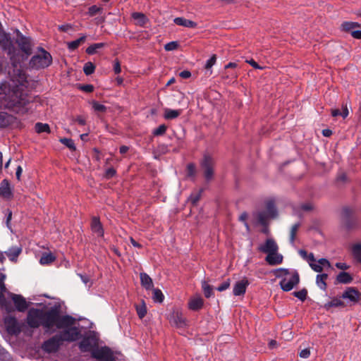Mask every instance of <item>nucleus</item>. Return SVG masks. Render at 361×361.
<instances>
[{
	"mask_svg": "<svg viewBox=\"0 0 361 361\" xmlns=\"http://www.w3.org/2000/svg\"><path fill=\"white\" fill-rule=\"evenodd\" d=\"M43 327L50 329L56 326L58 329L66 328L72 326L74 323V319L71 316H60L58 307H51L50 310H43L42 314Z\"/></svg>",
	"mask_w": 361,
	"mask_h": 361,
	"instance_id": "1",
	"label": "nucleus"
},
{
	"mask_svg": "<svg viewBox=\"0 0 361 361\" xmlns=\"http://www.w3.org/2000/svg\"><path fill=\"white\" fill-rule=\"evenodd\" d=\"M16 43L18 44L19 48V51L16 49V55L18 56V58L20 59V61H16V66H13L14 67H17L18 63L27 59V58L32 54V48L34 47V43L32 42V39L23 35L18 30H16Z\"/></svg>",
	"mask_w": 361,
	"mask_h": 361,
	"instance_id": "2",
	"label": "nucleus"
},
{
	"mask_svg": "<svg viewBox=\"0 0 361 361\" xmlns=\"http://www.w3.org/2000/svg\"><path fill=\"white\" fill-rule=\"evenodd\" d=\"M275 275L276 277L282 279L279 284L281 289L284 291L292 290L300 281L299 274L295 270L290 271L287 269H278L276 270Z\"/></svg>",
	"mask_w": 361,
	"mask_h": 361,
	"instance_id": "3",
	"label": "nucleus"
},
{
	"mask_svg": "<svg viewBox=\"0 0 361 361\" xmlns=\"http://www.w3.org/2000/svg\"><path fill=\"white\" fill-rule=\"evenodd\" d=\"M0 99L4 100L9 108L25 104L20 93L15 90H11L6 82L0 83Z\"/></svg>",
	"mask_w": 361,
	"mask_h": 361,
	"instance_id": "4",
	"label": "nucleus"
},
{
	"mask_svg": "<svg viewBox=\"0 0 361 361\" xmlns=\"http://www.w3.org/2000/svg\"><path fill=\"white\" fill-rule=\"evenodd\" d=\"M52 57L51 54L42 47L37 48V52L30 60L29 65L35 69L44 68L51 65Z\"/></svg>",
	"mask_w": 361,
	"mask_h": 361,
	"instance_id": "5",
	"label": "nucleus"
},
{
	"mask_svg": "<svg viewBox=\"0 0 361 361\" xmlns=\"http://www.w3.org/2000/svg\"><path fill=\"white\" fill-rule=\"evenodd\" d=\"M0 47L7 53L13 65L16 66V61H20L16 55V48L10 35L2 30H0Z\"/></svg>",
	"mask_w": 361,
	"mask_h": 361,
	"instance_id": "6",
	"label": "nucleus"
},
{
	"mask_svg": "<svg viewBox=\"0 0 361 361\" xmlns=\"http://www.w3.org/2000/svg\"><path fill=\"white\" fill-rule=\"evenodd\" d=\"M215 161L209 154H205L200 161V168L207 181H210L214 176Z\"/></svg>",
	"mask_w": 361,
	"mask_h": 361,
	"instance_id": "7",
	"label": "nucleus"
},
{
	"mask_svg": "<svg viewBox=\"0 0 361 361\" xmlns=\"http://www.w3.org/2000/svg\"><path fill=\"white\" fill-rule=\"evenodd\" d=\"M343 216V224L345 229L350 231L355 229L357 227L358 221L354 216V210L349 208L345 207L342 211Z\"/></svg>",
	"mask_w": 361,
	"mask_h": 361,
	"instance_id": "8",
	"label": "nucleus"
},
{
	"mask_svg": "<svg viewBox=\"0 0 361 361\" xmlns=\"http://www.w3.org/2000/svg\"><path fill=\"white\" fill-rule=\"evenodd\" d=\"M43 310L30 309L27 312V323L32 328H38L42 324Z\"/></svg>",
	"mask_w": 361,
	"mask_h": 361,
	"instance_id": "9",
	"label": "nucleus"
},
{
	"mask_svg": "<svg viewBox=\"0 0 361 361\" xmlns=\"http://www.w3.org/2000/svg\"><path fill=\"white\" fill-rule=\"evenodd\" d=\"M61 336L56 334L44 341L42 344V348L47 353H54L58 350L60 345L62 344Z\"/></svg>",
	"mask_w": 361,
	"mask_h": 361,
	"instance_id": "10",
	"label": "nucleus"
},
{
	"mask_svg": "<svg viewBox=\"0 0 361 361\" xmlns=\"http://www.w3.org/2000/svg\"><path fill=\"white\" fill-rule=\"evenodd\" d=\"M92 357L99 361H116L112 351L108 347L95 350L92 353Z\"/></svg>",
	"mask_w": 361,
	"mask_h": 361,
	"instance_id": "11",
	"label": "nucleus"
},
{
	"mask_svg": "<svg viewBox=\"0 0 361 361\" xmlns=\"http://www.w3.org/2000/svg\"><path fill=\"white\" fill-rule=\"evenodd\" d=\"M59 335L61 336L62 341H75L80 337V332L78 328L69 326Z\"/></svg>",
	"mask_w": 361,
	"mask_h": 361,
	"instance_id": "12",
	"label": "nucleus"
},
{
	"mask_svg": "<svg viewBox=\"0 0 361 361\" xmlns=\"http://www.w3.org/2000/svg\"><path fill=\"white\" fill-rule=\"evenodd\" d=\"M169 322L178 327V328H182L187 325V320L184 317L182 312L176 310L172 312V313L170 314L169 317Z\"/></svg>",
	"mask_w": 361,
	"mask_h": 361,
	"instance_id": "13",
	"label": "nucleus"
},
{
	"mask_svg": "<svg viewBox=\"0 0 361 361\" xmlns=\"http://www.w3.org/2000/svg\"><path fill=\"white\" fill-rule=\"evenodd\" d=\"M342 298L348 299L353 303L361 304V293L355 288H348L342 294Z\"/></svg>",
	"mask_w": 361,
	"mask_h": 361,
	"instance_id": "14",
	"label": "nucleus"
},
{
	"mask_svg": "<svg viewBox=\"0 0 361 361\" xmlns=\"http://www.w3.org/2000/svg\"><path fill=\"white\" fill-rule=\"evenodd\" d=\"M12 300L14 302V305L18 311L23 312H25L28 306L29 303L26 301L25 298L23 297L21 295H17L12 293H9Z\"/></svg>",
	"mask_w": 361,
	"mask_h": 361,
	"instance_id": "15",
	"label": "nucleus"
},
{
	"mask_svg": "<svg viewBox=\"0 0 361 361\" xmlns=\"http://www.w3.org/2000/svg\"><path fill=\"white\" fill-rule=\"evenodd\" d=\"M8 332L11 334H18L20 332V327L15 317H8L4 320Z\"/></svg>",
	"mask_w": 361,
	"mask_h": 361,
	"instance_id": "16",
	"label": "nucleus"
},
{
	"mask_svg": "<svg viewBox=\"0 0 361 361\" xmlns=\"http://www.w3.org/2000/svg\"><path fill=\"white\" fill-rule=\"evenodd\" d=\"M249 284L250 283L247 279L245 277L237 281L233 286V295L235 296L243 295L245 293L247 287L249 286Z\"/></svg>",
	"mask_w": 361,
	"mask_h": 361,
	"instance_id": "17",
	"label": "nucleus"
},
{
	"mask_svg": "<svg viewBox=\"0 0 361 361\" xmlns=\"http://www.w3.org/2000/svg\"><path fill=\"white\" fill-rule=\"evenodd\" d=\"M279 246L276 244V241L273 238H268L266 240L264 244L260 245L259 247V250L266 253H271L275 251H278Z\"/></svg>",
	"mask_w": 361,
	"mask_h": 361,
	"instance_id": "18",
	"label": "nucleus"
},
{
	"mask_svg": "<svg viewBox=\"0 0 361 361\" xmlns=\"http://www.w3.org/2000/svg\"><path fill=\"white\" fill-rule=\"evenodd\" d=\"M283 257L278 251L269 253L265 257L266 262L271 266L278 265L282 263Z\"/></svg>",
	"mask_w": 361,
	"mask_h": 361,
	"instance_id": "19",
	"label": "nucleus"
},
{
	"mask_svg": "<svg viewBox=\"0 0 361 361\" xmlns=\"http://www.w3.org/2000/svg\"><path fill=\"white\" fill-rule=\"evenodd\" d=\"M204 304V301L200 296H194L188 302V308L193 311L200 310Z\"/></svg>",
	"mask_w": 361,
	"mask_h": 361,
	"instance_id": "20",
	"label": "nucleus"
},
{
	"mask_svg": "<svg viewBox=\"0 0 361 361\" xmlns=\"http://www.w3.org/2000/svg\"><path fill=\"white\" fill-rule=\"evenodd\" d=\"M92 231L97 235V236L102 237L104 235V230L102 225L98 217L94 216L92 219L91 222Z\"/></svg>",
	"mask_w": 361,
	"mask_h": 361,
	"instance_id": "21",
	"label": "nucleus"
},
{
	"mask_svg": "<svg viewBox=\"0 0 361 361\" xmlns=\"http://www.w3.org/2000/svg\"><path fill=\"white\" fill-rule=\"evenodd\" d=\"M140 278L142 286L146 290H152L153 288L154 284L152 279L148 274L146 273H140Z\"/></svg>",
	"mask_w": 361,
	"mask_h": 361,
	"instance_id": "22",
	"label": "nucleus"
},
{
	"mask_svg": "<svg viewBox=\"0 0 361 361\" xmlns=\"http://www.w3.org/2000/svg\"><path fill=\"white\" fill-rule=\"evenodd\" d=\"M173 22L178 25L183 26L185 27L195 28L197 25V23L190 20L185 19L182 17L176 18L173 20Z\"/></svg>",
	"mask_w": 361,
	"mask_h": 361,
	"instance_id": "23",
	"label": "nucleus"
},
{
	"mask_svg": "<svg viewBox=\"0 0 361 361\" xmlns=\"http://www.w3.org/2000/svg\"><path fill=\"white\" fill-rule=\"evenodd\" d=\"M351 254L354 259L361 263V243H356L350 246Z\"/></svg>",
	"mask_w": 361,
	"mask_h": 361,
	"instance_id": "24",
	"label": "nucleus"
},
{
	"mask_svg": "<svg viewBox=\"0 0 361 361\" xmlns=\"http://www.w3.org/2000/svg\"><path fill=\"white\" fill-rule=\"evenodd\" d=\"M0 195L7 199L12 196L11 190L8 183L6 180H3L0 185Z\"/></svg>",
	"mask_w": 361,
	"mask_h": 361,
	"instance_id": "25",
	"label": "nucleus"
},
{
	"mask_svg": "<svg viewBox=\"0 0 361 361\" xmlns=\"http://www.w3.org/2000/svg\"><path fill=\"white\" fill-rule=\"evenodd\" d=\"M22 249L20 247H12L5 252L10 260L16 262L18 257L21 253Z\"/></svg>",
	"mask_w": 361,
	"mask_h": 361,
	"instance_id": "26",
	"label": "nucleus"
},
{
	"mask_svg": "<svg viewBox=\"0 0 361 361\" xmlns=\"http://www.w3.org/2000/svg\"><path fill=\"white\" fill-rule=\"evenodd\" d=\"M253 216L257 219L258 223L262 225H266L268 219L271 218L265 211L255 212Z\"/></svg>",
	"mask_w": 361,
	"mask_h": 361,
	"instance_id": "27",
	"label": "nucleus"
},
{
	"mask_svg": "<svg viewBox=\"0 0 361 361\" xmlns=\"http://www.w3.org/2000/svg\"><path fill=\"white\" fill-rule=\"evenodd\" d=\"M132 18L136 21L135 24L140 26H144L147 22V17L142 13H133Z\"/></svg>",
	"mask_w": 361,
	"mask_h": 361,
	"instance_id": "28",
	"label": "nucleus"
},
{
	"mask_svg": "<svg viewBox=\"0 0 361 361\" xmlns=\"http://www.w3.org/2000/svg\"><path fill=\"white\" fill-rule=\"evenodd\" d=\"M353 281V277L348 272L342 271L336 277V281L339 283L347 284Z\"/></svg>",
	"mask_w": 361,
	"mask_h": 361,
	"instance_id": "29",
	"label": "nucleus"
},
{
	"mask_svg": "<svg viewBox=\"0 0 361 361\" xmlns=\"http://www.w3.org/2000/svg\"><path fill=\"white\" fill-rule=\"evenodd\" d=\"M180 114H181L180 110H173V109H165L164 116L166 119L170 120V119H173V118L178 117Z\"/></svg>",
	"mask_w": 361,
	"mask_h": 361,
	"instance_id": "30",
	"label": "nucleus"
},
{
	"mask_svg": "<svg viewBox=\"0 0 361 361\" xmlns=\"http://www.w3.org/2000/svg\"><path fill=\"white\" fill-rule=\"evenodd\" d=\"M55 256L51 252H44L40 259L39 262L41 264H49L55 260Z\"/></svg>",
	"mask_w": 361,
	"mask_h": 361,
	"instance_id": "31",
	"label": "nucleus"
},
{
	"mask_svg": "<svg viewBox=\"0 0 361 361\" xmlns=\"http://www.w3.org/2000/svg\"><path fill=\"white\" fill-rule=\"evenodd\" d=\"M328 278V275L326 274H318L316 278L317 285L322 289L326 290V280Z\"/></svg>",
	"mask_w": 361,
	"mask_h": 361,
	"instance_id": "32",
	"label": "nucleus"
},
{
	"mask_svg": "<svg viewBox=\"0 0 361 361\" xmlns=\"http://www.w3.org/2000/svg\"><path fill=\"white\" fill-rule=\"evenodd\" d=\"M11 122V116L5 112H0V127L8 126Z\"/></svg>",
	"mask_w": 361,
	"mask_h": 361,
	"instance_id": "33",
	"label": "nucleus"
},
{
	"mask_svg": "<svg viewBox=\"0 0 361 361\" xmlns=\"http://www.w3.org/2000/svg\"><path fill=\"white\" fill-rule=\"evenodd\" d=\"M105 45L106 44L103 42L92 44L87 48L86 52L90 55L94 54L95 53H97L98 49L104 47Z\"/></svg>",
	"mask_w": 361,
	"mask_h": 361,
	"instance_id": "34",
	"label": "nucleus"
},
{
	"mask_svg": "<svg viewBox=\"0 0 361 361\" xmlns=\"http://www.w3.org/2000/svg\"><path fill=\"white\" fill-rule=\"evenodd\" d=\"M152 299L155 302L161 303L164 299V296L161 290L158 288H152Z\"/></svg>",
	"mask_w": 361,
	"mask_h": 361,
	"instance_id": "35",
	"label": "nucleus"
},
{
	"mask_svg": "<svg viewBox=\"0 0 361 361\" xmlns=\"http://www.w3.org/2000/svg\"><path fill=\"white\" fill-rule=\"evenodd\" d=\"M343 306H344L343 302L341 301V299L337 298H333L331 301H329V302H327L324 305V307L326 310H329V308L333 307H343Z\"/></svg>",
	"mask_w": 361,
	"mask_h": 361,
	"instance_id": "36",
	"label": "nucleus"
},
{
	"mask_svg": "<svg viewBox=\"0 0 361 361\" xmlns=\"http://www.w3.org/2000/svg\"><path fill=\"white\" fill-rule=\"evenodd\" d=\"M86 37L82 36L78 38L76 40L68 42V47L70 50L73 51L76 49L80 44L83 43L85 41Z\"/></svg>",
	"mask_w": 361,
	"mask_h": 361,
	"instance_id": "37",
	"label": "nucleus"
},
{
	"mask_svg": "<svg viewBox=\"0 0 361 361\" xmlns=\"http://www.w3.org/2000/svg\"><path fill=\"white\" fill-rule=\"evenodd\" d=\"M265 212L269 215L271 218H274L276 216V209L272 201H269L267 203Z\"/></svg>",
	"mask_w": 361,
	"mask_h": 361,
	"instance_id": "38",
	"label": "nucleus"
},
{
	"mask_svg": "<svg viewBox=\"0 0 361 361\" xmlns=\"http://www.w3.org/2000/svg\"><path fill=\"white\" fill-rule=\"evenodd\" d=\"M35 129L37 133H50V128L47 123H37L35 126Z\"/></svg>",
	"mask_w": 361,
	"mask_h": 361,
	"instance_id": "39",
	"label": "nucleus"
},
{
	"mask_svg": "<svg viewBox=\"0 0 361 361\" xmlns=\"http://www.w3.org/2000/svg\"><path fill=\"white\" fill-rule=\"evenodd\" d=\"M341 26L343 30L350 32L355 27H359L360 25L355 22H344Z\"/></svg>",
	"mask_w": 361,
	"mask_h": 361,
	"instance_id": "40",
	"label": "nucleus"
},
{
	"mask_svg": "<svg viewBox=\"0 0 361 361\" xmlns=\"http://www.w3.org/2000/svg\"><path fill=\"white\" fill-rule=\"evenodd\" d=\"M203 190L202 189H200L198 192H193L192 193L190 197H189V201L193 204V205H195L197 202L200 200V197H201V195H202V192Z\"/></svg>",
	"mask_w": 361,
	"mask_h": 361,
	"instance_id": "41",
	"label": "nucleus"
},
{
	"mask_svg": "<svg viewBox=\"0 0 361 361\" xmlns=\"http://www.w3.org/2000/svg\"><path fill=\"white\" fill-rule=\"evenodd\" d=\"M300 226V224L299 223L295 224L292 226L290 231V240L293 243L295 240V238L296 237L297 232Z\"/></svg>",
	"mask_w": 361,
	"mask_h": 361,
	"instance_id": "42",
	"label": "nucleus"
},
{
	"mask_svg": "<svg viewBox=\"0 0 361 361\" xmlns=\"http://www.w3.org/2000/svg\"><path fill=\"white\" fill-rule=\"evenodd\" d=\"M202 288L203 289L204 294L206 298H209L212 295V288L206 281L202 282Z\"/></svg>",
	"mask_w": 361,
	"mask_h": 361,
	"instance_id": "43",
	"label": "nucleus"
},
{
	"mask_svg": "<svg viewBox=\"0 0 361 361\" xmlns=\"http://www.w3.org/2000/svg\"><path fill=\"white\" fill-rule=\"evenodd\" d=\"M136 310H137V315L140 319H142L146 315L147 307H146V305H145V303L144 302V301H142L141 305L136 307Z\"/></svg>",
	"mask_w": 361,
	"mask_h": 361,
	"instance_id": "44",
	"label": "nucleus"
},
{
	"mask_svg": "<svg viewBox=\"0 0 361 361\" xmlns=\"http://www.w3.org/2000/svg\"><path fill=\"white\" fill-rule=\"evenodd\" d=\"M94 70L95 66L92 62H87L84 65L83 71L87 75L92 74Z\"/></svg>",
	"mask_w": 361,
	"mask_h": 361,
	"instance_id": "45",
	"label": "nucleus"
},
{
	"mask_svg": "<svg viewBox=\"0 0 361 361\" xmlns=\"http://www.w3.org/2000/svg\"><path fill=\"white\" fill-rule=\"evenodd\" d=\"M293 294L301 301H305L307 295V290L305 288H303L299 291L293 292Z\"/></svg>",
	"mask_w": 361,
	"mask_h": 361,
	"instance_id": "46",
	"label": "nucleus"
},
{
	"mask_svg": "<svg viewBox=\"0 0 361 361\" xmlns=\"http://www.w3.org/2000/svg\"><path fill=\"white\" fill-rule=\"evenodd\" d=\"M60 142L71 150H75V146L73 140L69 138H61Z\"/></svg>",
	"mask_w": 361,
	"mask_h": 361,
	"instance_id": "47",
	"label": "nucleus"
},
{
	"mask_svg": "<svg viewBox=\"0 0 361 361\" xmlns=\"http://www.w3.org/2000/svg\"><path fill=\"white\" fill-rule=\"evenodd\" d=\"M102 11H103V7L94 5L89 8L88 14L90 16H94L97 13H102Z\"/></svg>",
	"mask_w": 361,
	"mask_h": 361,
	"instance_id": "48",
	"label": "nucleus"
},
{
	"mask_svg": "<svg viewBox=\"0 0 361 361\" xmlns=\"http://www.w3.org/2000/svg\"><path fill=\"white\" fill-rule=\"evenodd\" d=\"M166 126H165L164 124L160 125L157 128H156L154 130L153 134L156 136L162 135L166 133Z\"/></svg>",
	"mask_w": 361,
	"mask_h": 361,
	"instance_id": "49",
	"label": "nucleus"
},
{
	"mask_svg": "<svg viewBox=\"0 0 361 361\" xmlns=\"http://www.w3.org/2000/svg\"><path fill=\"white\" fill-rule=\"evenodd\" d=\"M188 176L195 177L196 173V168L194 164H188L187 166Z\"/></svg>",
	"mask_w": 361,
	"mask_h": 361,
	"instance_id": "50",
	"label": "nucleus"
},
{
	"mask_svg": "<svg viewBox=\"0 0 361 361\" xmlns=\"http://www.w3.org/2000/svg\"><path fill=\"white\" fill-rule=\"evenodd\" d=\"M92 107L94 111L99 112H104L106 109V107L104 105L99 104L97 102H92Z\"/></svg>",
	"mask_w": 361,
	"mask_h": 361,
	"instance_id": "51",
	"label": "nucleus"
},
{
	"mask_svg": "<svg viewBox=\"0 0 361 361\" xmlns=\"http://www.w3.org/2000/svg\"><path fill=\"white\" fill-rule=\"evenodd\" d=\"M231 284V280L229 279H226L224 281L220 286H219L216 288L218 291L222 292L228 289Z\"/></svg>",
	"mask_w": 361,
	"mask_h": 361,
	"instance_id": "52",
	"label": "nucleus"
},
{
	"mask_svg": "<svg viewBox=\"0 0 361 361\" xmlns=\"http://www.w3.org/2000/svg\"><path fill=\"white\" fill-rule=\"evenodd\" d=\"M216 56L215 54H213L211 58L207 61L205 64V68L209 69L211 68L216 63Z\"/></svg>",
	"mask_w": 361,
	"mask_h": 361,
	"instance_id": "53",
	"label": "nucleus"
},
{
	"mask_svg": "<svg viewBox=\"0 0 361 361\" xmlns=\"http://www.w3.org/2000/svg\"><path fill=\"white\" fill-rule=\"evenodd\" d=\"M178 43L176 42H171L165 44L164 48L166 51H173L178 48Z\"/></svg>",
	"mask_w": 361,
	"mask_h": 361,
	"instance_id": "54",
	"label": "nucleus"
},
{
	"mask_svg": "<svg viewBox=\"0 0 361 361\" xmlns=\"http://www.w3.org/2000/svg\"><path fill=\"white\" fill-rule=\"evenodd\" d=\"M310 267L316 272H322V267L320 264L318 263V261L316 260L315 262L310 264Z\"/></svg>",
	"mask_w": 361,
	"mask_h": 361,
	"instance_id": "55",
	"label": "nucleus"
},
{
	"mask_svg": "<svg viewBox=\"0 0 361 361\" xmlns=\"http://www.w3.org/2000/svg\"><path fill=\"white\" fill-rule=\"evenodd\" d=\"M318 263L320 264L322 269L324 267H328V268L331 267V264H330L329 261L325 258H322V259H319Z\"/></svg>",
	"mask_w": 361,
	"mask_h": 361,
	"instance_id": "56",
	"label": "nucleus"
},
{
	"mask_svg": "<svg viewBox=\"0 0 361 361\" xmlns=\"http://www.w3.org/2000/svg\"><path fill=\"white\" fill-rule=\"evenodd\" d=\"M116 174V170L113 168L108 169L105 172V176L107 178H112Z\"/></svg>",
	"mask_w": 361,
	"mask_h": 361,
	"instance_id": "57",
	"label": "nucleus"
},
{
	"mask_svg": "<svg viewBox=\"0 0 361 361\" xmlns=\"http://www.w3.org/2000/svg\"><path fill=\"white\" fill-rule=\"evenodd\" d=\"M300 357L302 358H307L310 355V350L308 348H305L302 350L299 354Z\"/></svg>",
	"mask_w": 361,
	"mask_h": 361,
	"instance_id": "58",
	"label": "nucleus"
},
{
	"mask_svg": "<svg viewBox=\"0 0 361 361\" xmlns=\"http://www.w3.org/2000/svg\"><path fill=\"white\" fill-rule=\"evenodd\" d=\"M114 71L116 74H118L121 71V64L118 60L114 61Z\"/></svg>",
	"mask_w": 361,
	"mask_h": 361,
	"instance_id": "59",
	"label": "nucleus"
},
{
	"mask_svg": "<svg viewBox=\"0 0 361 361\" xmlns=\"http://www.w3.org/2000/svg\"><path fill=\"white\" fill-rule=\"evenodd\" d=\"M6 279V276L1 273H0V290L6 291V286L4 285V280Z\"/></svg>",
	"mask_w": 361,
	"mask_h": 361,
	"instance_id": "60",
	"label": "nucleus"
},
{
	"mask_svg": "<svg viewBox=\"0 0 361 361\" xmlns=\"http://www.w3.org/2000/svg\"><path fill=\"white\" fill-rule=\"evenodd\" d=\"M246 62L251 65L254 68L256 69H263V67L259 66L256 61L253 59L247 60Z\"/></svg>",
	"mask_w": 361,
	"mask_h": 361,
	"instance_id": "61",
	"label": "nucleus"
},
{
	"mask_svg": "<svg viewBox=\"0 0 361 361\" xmlns=\"http://www.w3.org/2000/svg\"><path fill=\"white\" fill-rule=\"evenodd\" d=\"M80 89L86 92H92L94 90V87L92 85H85L82 86Z\"/></svg>",
	"mask_w": 361,
	"mask_h": 361,
	"instance_id": "62",
	"label": "nucleus"
},
{
	"mask_svg": "<svg viewBox=\"0 0 361 361\" xmlns=\"http://www.w3.org/2000/svg\"><path fill=\"white\" fill-rule=\"evenodd\" d=\"M336 267L341 270H346L349 268V266L343 262H337Z\"/></svg>",
	"mask_w": 361,
	"mask_h": 361,
	"instance_id": "63",
	"label": "nucleus"
},
{
	"mask_svg": "<svg viewBox=\"0 0 361 361\" xmlns=\"http://www.w3.org/2000/svg\"><path fill=\"white\" fill-rule=\"evenodd\" d=\"M351 35L355 39H361V30L351 31Z\"/></svg>",
	"mask_w": 361,
	"mask_h": 361,
	"instance_id": "64",
	"label": "nucleus"
}]
</instances>
